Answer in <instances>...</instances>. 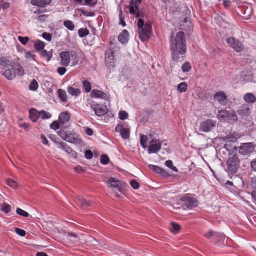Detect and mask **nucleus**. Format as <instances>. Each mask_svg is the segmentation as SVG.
I'll return each instance as SVG.
<instances>
[{"label": "nucleus", "instance_id": "obj_1", "mask_svg": "<svg viewBox=\"0 0 256 256\" xmlns=\"http://www.w3.org/2000/svg\"><path fill=\"white\" fill-rule=\"evenodd\" d=\"M170 49L172 60L176 62L184 60V55L187 50L185 34L180 32L175 36H172L170 40Z\"/></svg>", "mask_w": 256, "mask_h": 256}, {"label": "nucleus", "instance_id": "obj_2", "mask_svg": "<svg viewBox=\"0 0 256 256\" xmlns=\"http://www.w3.org/2000/svg\"><path fill=\"white\" fill-rule=\"evenodd\" d=\"M138 26L140 39L143 42L148 41L152 34V26L150 22L145 23L142 18H138Z\"/></svg>", "mask_w": 256, "mask_h": 256}, {"label": "nucleus", "instance_id": "obj_3", "mask_svg": "<svg viewBox=\"0 0 256 256\" xmlns=\"http://www.w3.org/2000/svg\"><path fill=\"white\" fill-rule=\"evenodd\" d=\"M14 62L11 61L6 58H0V66H2L0 72L6 78L12 80L15 78V74L12 72V69Z\"/></svg>", "mask_w": 256, "mask_h": 256}, {"label": "nucleus", "instance_id": "obj_4", "mask_svg": "<svg viewBox=\"0 0 256 256\" xmlns=\"http://www.w3.org/2000/svg\"><path fill=\"white\" fill-rule=\"evenodd\" d=\"M240 160L238 157L234 155L227 161L228 172L229 174H234L238 172L240 166Z\"/></svg>", "mask_w": 256, "mask_h": 256}, {"label": "nucleus", "instance_id": "obj_5", "mask_svg": "<svg viewBox=\"0 0 256 256\" xmlns=\"http://www.w3.org/2000/svg\"><path fill=\"white\" fill-rule=\"evenodd\" d=\"M142 0H131L128 8L130 14L135 16L136 18H144V14L142 12L139 10L138 6L141 4Z\"/></svg>", "mask_w": 256, "mask_h": 256}, {"label": "nucleus", "instance_id": "obj_6", "mask_svg": "<svg viewBox=\"0 0 256 256\" xmlns=\"http://www.w3.org/2000/svg\"><path fill=\"white\" fill-rule=\"evenodd\" d=\"M58 134L64 140L72 144L80 143V140L75 133L67 134L64 130H60Z\"/></svg>", "mask_w": 256, "mask_h": 256}, {"label": "nucleus", "instance_id": "obj_7", "mask_svg": "<svg viewBox=\"0 0 256 256\" xmlns=\"http://www.w3.org/2000/svg\"><path fill=\"white\" fill-rule=\"evenodd\" d=\"M216 121L208 119L201 123L200 129L204 132H208L212 130L216 127Z\"/></svg>", "mask_w": 256, "mask_h": 256}, {"label": "nucleus", "instance_id": "obj_8", "mask_svg": "<svg viewBox=\"0 0 256 256\" xmlns=\"http://www.w3.org/2000/svg\"><path fill=\"white\" fill-rule=\"evenodd\" d=\"M228 44L236 52H240L244 50V47L242 44L234 38H230L227 39Z\"/></svg>", "mask_w": 256, "mask_h": 256}, {"label": "nucleus", "instance_id": "obj_9", "mask_svg": "<svg viewBox=\"0 0 256 256\" xmlns=\"http://www.w3.org/2000/svg\"><path fill=\"white\" fill-rule=\"evenodd\" d=\"M240 138L239 135L237 133H234L229 136H225L220 138V139L226 144L224 146V148L229 150L228 143H234L237 142L238 138Z\"/></svg>", "mask_w": 256, "mask_h": 256}, {"label": "nucleus", "instance_id": "obj_10", "mask_svg": "<svg viewBox=\"0 0 256 256\" xmlns=\"http://www.w3.org/2000/svg\"><path fill=\"white\" fill-rule=\"evenodd\" d=\"M181 200L184 202V206L188 209L196 207L198 204L197 200L193 198L184 196L181 198Z\"/></svg>", "mask_w": 256, "mask_h": 256}, {"label": "nucleus", "instance_id": "obj_11", "mask_svg": "<svg viewBox=\"0 0 256 256\" xmlns=\"http://www.w3.org/2000/svg\"><path fill=\"white\" fill-rule=\"evenodd\" d=\"M109 188H112L116 190L121 192V189L124 183L118 180V178H111L107 182Z\"/></svg>", "mask_w": 256, "mask_h": 256}, {"label": "nucleus", "instance_id": "obj_12", "mask_svg": "<svg viewBox=\"0 0 256 256\" xmlns=\"http://www.w3.org/2000/svg\"><path fill=\"white\" fill-rule=\"evenodd\" d=\"M162 146V144L158 140L154 139L152 140L150 142V146L148 147V152L150 154L156 153L159 151Z\"/></svg>", "mask_w": 256, "mask_h": 256}, {"label": "nucleus", "instance_id": "obj_13", "mask_svg": "<svg viewBox=\"0 0 256 256\" xmlns=\"http://www.w3.org/2000/svg\"><path fill=\"white\" fill-rule=\"evenodd\" d=\"M254 148L250 143L242 144L240 148V153L242 155H247L253 152Z\"/></svg>", "mask_w": 256, "mask_h": 256}, {"label": "nucleus", "instance_id": "obj_14", "mask_svg": "<svg viewBox=\"0 0 256 256\" xmlns=\"http://www.w3.org/2000/svg\"><path fill=\"white\" fill-rule=\"evenodd\" d=\"M91 108L94 110L95 114L98 116H102L108 112V108L106 106H102L100 104H92Z\"/></svg>", "mask_w": 256, "mask_h": 256}, {"label": "nucleus", "instance_id": "obj_15", "mask_svg": "<svg viewBox=\"0 0 256 256\" xmlns=\"http://www.w3.org/2000/svg\"><path fill=\"white\" fill-rule=\"evenodd\" d=\"M116 131L120 133L122 138L124 139H128L130 136V130L128 128H126L123 125L118 124L116 126Z\"/></svg>", "mask_w": 256, "mask_h": 256}, {"label": "nucleus", "instance_id": "obj_16", "mask_svg": "<svg viewBox=\"0 0 256 256\" xmlns=\"http://www.w3.org/2000/svg\"><path fill=\"white\" fill-rule=\"evenodd\" d=\"M114 52L112 50L106 51L105 60L106 64L108 67H114Z\"/></svg>", "mask_w": 256, "mask_h": 256}, {"label": "nucleus", "instance_id": "obj_17", "mask_svg": "<svg viewBox=\"0 0 256 256\" xmlns=\"http://www.w3.org/2000/svg\"><path fill=\"white\" fill-rule=\"evenodd\" d=\"M250 108L249 106L246 104H243L238 111V114L242 117V118H246L250 114Z\"/></svg>", "mask_w": 256, "mask_h": 256}, {"label": "nucleus", "instance_id": "obj_18", "mask_svg": "<svg viewBox=\"0 0 256 256\" xmlns=\"http://www.w3.org/2000/svg\"><path fill=\"white\" fill-rule=\"evenodd\" d=\"M60 56L61 58L60 64L64 66H68L70 61V52H61Z\"/></svg>", "mask_w": 256, "mask_h": 256}, {"label": "nucleus", "instance_id": "obj_19", "mask_svg": "<svg viewBox=\"0 0 256 256\" xmlns=\"http://www.w3.org/2000/svg\"><path fill=\"white\" fill-rule=\"evenodd\" d=\"M58 144L60 148L62 149L68 154H70V156L74 158H77V153L74 150L70 147L66 143L61 142Z\"/></svg>", "mask_w": 256, "mask_h": 256}, {"label": "nucleus", "instance_id": "obj_20", "mask_svg": "<svg viewBox=\"0 0 256 256\" xmlns=\"http://www.w3.org/2000/svg\"><path fill=\"white\" fill-rule=\"evenodd\" d=\"M91 97L94 98H101L104 100H108V95L101 90H94L90 94Z\"/></svg>", "mask_w": 256, "mask_h": 256}, {"label": "nucleus", "instance_id": "obj_21", "mask_svg": "<svg viewBox=\"0 0 256 256\" xmlns=\"http://www.w3.org/2000/svg\"><path fill=\"white\" fill-rule=\"evenodd\" d=\"M12 73L19 76H23L24 74V68L18 63L15 62L14 64L12 65Z\"/></svg>", "mask_w": 256, "mask_h": 256}, {"label": "nucleus", "instance_id": "obj_22", "mask_svg": "<svg viewBox=\"0 0 256 256\" xmlns=\"http://www.w3.org/2000/svg\"><path fill=\"white\" fill-rule=\"evenodd\" d=\"M214 98L222 105H225L227 100L226 95L222 92H216L214 96Z\"/></svg>", "mask_w": 256, "mask_h": 256}, {"label": "nucleus", "instance_id": "obj_23", "mask_svg": "<svg viewBox=\"0 0 256 256\" xmlns=\"http://www.w3.org/2000/svg\"><path fill=\"white\" fill-rule=\"evenodd\" d=\"M150 169L154 172L160 174L164 177H168L169 176L168 173L164 170L154 165H149L148 166Z\"/></svg>", "mask_w": 256, "mask_h": 256}, {"label": "nucleus", "instance_id": "obj_24", "mask_svg": "<svg viewBox=\"0 0 256 256\" xmlns=\"http://www.w3.org/2000/svg\"><path fill=\"white\" fill-rule=\"evenodd\" d=\"M70 118V114L68 112H62L59 116L58 122L60 124H65L68 122Z\"/></svg>", "mask_w": 256, "mask_h": 256}, {"label": "nucleus", "instance_id": "obj_25", "mask_svg": "<svg viewBox=\"0 0 256 256\" xmlns=\"http://www.w3.org/2000/svg\"><path fill=\"white\" fill-rule=\"evenodd\" d=\"M51 0H32V5L38 7L44 8L46 5L50 4Z\"/></svg>", "mask_w": 256, "mask_h": 256}, {"label": "nucleus", "instance_id": "obj_26", "mask_svg": "<svg viewBox=\"0 0 256 256\" xmlns=\"http://www.w3.org/2000/svg\"><path fill=\"white\" fill-rule=\"evenodd\" d=\"M245 102L250 104H254L256 102V96L252 93H247L244 96Z\"/></svg>", "mask_w": 256, "mask_h": 256}, {"label": "nucleus", "instance_id": "obj_27", "mask_svg": "<svg viewBox=\"0 0 256 256\" xmlns=\"http://www.w3.org/2000/svg\"><path fill=\"white\" fill-rule=\"evenodd\" d=\"M229 113L230 112L226 110H219L217 117L220 121H227L228 114H230Z\"/></svg>", "mask_w": 256, "mask_h": 256}, {"label": "nucleus", "instance_id": "obj_28", "mask_svg": "<svg viewBox=\"0 0 256 256\" xmlns=\"http://www.w3.org/2000/svg\"><path fill=\"white\" fill-rule=\"evenodd\" d=\"M40 117V112L34 108L30 110V118L34 122H36Z\"/></svg>", "mask_w": 256, "mask_h": 256}, {"label": "nucleus", "instance_id": "obj_29", "mask_svg": "<svg viewBox=\"0 0 256 256\" xmlns=\"http://www.w3.org/2000/svg\"><path fill=\"white\" fill-rule=\"evenodd\" d=\"M118 40L122 44L126 43L128 40V32L124 30L120 33L118 37Z\"/></svg>", "mask_w": 256, "mask_h": 256}, {"label": "nucleus", "instance_id": "obj_30", "mask_svg": "<svg viewBox=\"0 0 256 256\" xmlns=\"http://www.w3.org/2000/svg\"><path fill=\"white\" fill-rule=\"evenodd\" d=\"M40 55L43 58L45 59L46 62H48L52 57V50L48 52L46 50H43L40 52Z\"/></svg>", "mask_w": 256, "mask_h": 256}, {"label": "nucleus", "instance_id": "obj_31", "mask_svg": "<svg viewBox=\"0 0 256 256\" xmlns=\"http://www.w3.org/2000/svg\"><path fill=\"white\" fill-rule=\"evenodd\" d=\"M68 93L72 96H78L81 93V90L79 88H74L72 86L68 88Z\"/></svg>", "mask_w": 256, "mask_h": 256}, {"label": "nucleus", "instance_id": "obj_32", "mask_svg": "<svg viewBox=\"0 0 256 256\" xmlns=\"http://www.w3.org/2000/svg\"><path fill=\"white\" fill-rule=\"evenodd\" d=\"M46 46L45 43L42 41L37 40L35 42L34 44V46L35 49L38 52H42L44 50V48Z\"/></svg>", "mask_w": 256, "mask_h": 256}, {"label": "nucleus", "instance_id": "obj_33", "mask_svg": "<svg viewBox=\"0 0 256 256\" xmlns=\"http://www.w3.org/2000/svg\"><path fill=\"white\" fill-rule=\"evenodd\" d=\"M58 97L62 102H65L68 100V96L65 90L60 89L58 91Z\"/></svg>", "mask_w": 256, "mask_h": 256}, {"label": "nucleus", "instance_id": "obj_34", "mask_svg": "<svg viewBox=\"0 0 256 256\" xmlns=\"http://www.w3.org/2000/svg\"><path fill=\"white\" fill-rule=\"evenodd\" d=\"M188 85L186 82H182L177 86V90L180 93L185 92L188 90Z\"/></svg>", "mask_w": 256, "mask_h": 256}, {"label": "nucleus", "instance_id": "obj_35", "mask_svg": "<svg viewBox=\"0 0 256 256\" xmlns=\"http://www.w3.org/2000/svg\"><path fill=\"white\" fill-rule=\"evenodd\" d=\"M76 200L79 204L82 206H89L90 204L84 198L78 196L76 198Z\"/></svg>", "mask_w": 256, "mask_h": 256}, {"label": "nucleus", "instance_id": "obj_36", "mask_svg": "<svg viewBox=\"0 0 256 256\" xmlns=\"http://www.w3.org/2000/svg\"><path fill=\"white\" fill-rule=\"evenodd\" d=\"M6 183L8 186L14 189L17 188L18 186V182L16 181L11 178L7 179L6 180Z\"/></svg>", "mask_w": 256, "mask_h": 256}, {"label": "nucleus", "instance_id": "obj_37", "mask_svg": "<svg viewBox=\"0 0 256 256\" xmlns=\"http://www.w3.org/2000/svg\"><path fill=\"white\" fill-rule=\"evenodd\" d=\"M227 121L228 122H236L238 120V117L234 111L230 112Z\"/></svg>", "mask_w": 256, "mask_h": 256}, {"label": "nucleus", "instance_id": "obj_38", "mask_svg": "<svg viewBox=\"0 0 256 256\" xmlns=\"http://www.w3.org/2000/svg\"><path fill=\"white\" fill-rule=\"evenodd\" d=\"M64 25L70 31H73L75 28L74 22L70 20H66L64 23Z\"/></svg>", "mask_w": 256, "mask_h": 256}, {"label": "nucleus", "instance_id": "obj_39", "mask_svg": "<svg viewBox=\"0 0 256 256\" xmlns=\"http://www.w3.org/2000/svg\"><path fill=\"white\" fill-rule=\"evenodd\" d=\"M66 238L68 240L72 241V243H76L78 242V237L74 233H68Z\"/></svg>", "mask_w": 256, "mask_h": 256}, {"label": "nucleus", "instance_id": "obj_40", "mask_svg": "<svg viewBox=\"0 0 256 256\" xmlns=\"http://www.w3.org/2000/svg\"><path fill=\"white\" fill-rule=\"evenodd\" d=\"M83 87L86 92H90L92 90V85L90 82L87 80H84L82 82Z\"/></svg>", "mask_w": 256, "mask_h": 256}, {"label": "nucleus", "instance_id": "obj_41", "mask_svg": "<svg viewBox=\"0 0 256 256\" xmlns=\"http://www.w3.org/2000/svg\"><path fill=\"white\" fill-rule=\"evenodd\" d=\"M1 210L6 214H8L11 210V206L8 204L4 203L1 206Z\"/></svg>", "mask_w": 256, "mask_h": 256}, {"label": "nucleus", "instance_id": "obj_42", "mask_svg": "<svg viewBox=\"0 0 256 256\" xmlns=\"http://www.w3.org/2000/svg\"><path fill=\"white\" fill-rule=\"evenodd\" d=\"M182 68L184 72H188L192 70V66L190 62H186L182 65Z\"/></svg>", "mask_w": 256, "mask_h": 256}, {"label": "nucleus", "instance_id": "obj_43", "mask_svg": "<svg viewBox=\"0 0 256 256\" xmlns=\"http://www.w3.org/2000/svg\"><path fill=\"white\" fill-rule=\"evenodd\" d=\"M90 34L89 30L87 28H80L78 30V34L80 38H84L88 35Z\"/></svg>", "mask_w": 256, "mask_h": 256}, {"label": "nucleus", "instance_id": "obj_44", "mask_svg": "<svg viewBox=\"0 0 256 256\" xmlns=\"http://www.w3.org/2000/svg\"><path fill=\"white\" fill-rule=\"evenodd\" d=\"M148 137L146 136L142 135L140 137V144L142 148L146 149L147 146Z\"/></svg>", "mask_w": 256, "mask_h": 256}, {"label": "nucleus", "instance_id": "obj_45", "mask_svg": "<svg viewBox=\"0 0 256 256\" xmlns=\"http://www.w3.org/2000/svg\"><path fill=\"white\" fill-rule=\"evenodd\" d=\"M226 238V236L223 234H220L218 232H216L214 240L216 242H221L222 240H224Z\"/></svg>", "mask_w": 256, "mask_h": 256}, {"label": "nucleus", "instance_id": "obj_46", "mask_svg": "<svg viewBox=\"0 0 256 256\" xmlns=\"http://www.w3.org/2000/svg\"><path fill=\"white\" fill-rule=\"evenodd\" d=\"M38 84L36 80H34L30 86V89L31 90L36 91L38 89Z\"/></svg>", "mask_w": 256, "mask_h": 256}, {"label": "nucleus", "instance_id": "obj_47", "mask_svg": "<svg viewBox=\"0 0 256 256\" xmlns=\"http://www.w3.org/2000/svg\"><path fill=\"white\" fill-rule=\"evenodd\" d=\"M180 226L176 224V223L172 224V228L170 229V230L172 232H178L180 230Z\"/></svg>", "mask_w": 256, "mask_h": 256}, {"label": "nucleus", "instance_id": "obj_48", "mask_svg": "<svg viewBox=\"0 0 256 256\" xmlns=\"http://www.w3.org/2000/svg\"><path fill=\"white\" fill-rule=\"evenodd\" d=\"M40 117L43 120L49 119L51 118L52 115L46 111L42 110L40 112Z\"/></svg>", "mask_w": 256, "mask_h": 256}, {"label": "nucleus", "instance_id": "obj_49", "mask_svg": "<svg viewBox=\"0 0 256 256\" xmlns=\"http://www.w3.org/2000/svg\"><path fill=\"white\" fill-rule=\"evenodd\" d=\"M16 213L22 216L28 218L30 214L28 212H26L22 210V209L20 208H18L16 210Z\"/></svg>", "mask_w": 256, "mask_h": 256}, {"label": "nucleus", "instance_id": "obj_50", "mask_svg": "<svg viewBox=\"0 0 256 256\" xmlns=\"http://www.w3.org/2000/svg\"><path fill=\"white\" fill-rule=\"evenodd\" d=\"M100 162L103 164H108L110 162L108 156L106 154H102L100 158Z\"/></svg>", "mask_w": 256, "mask_h": 256}, {"label": "nucleus", "instance_id": "obj_51", "mask_svg": "<svg viewBox=\"0 0 256 256\" xmlns=\"http://www.w3.org/2000/svg\"><path fill=\"white\" fill-rule=\"evenodd\" d=\"M165 164L166 166L171 168L174 171L176 172H178V168L173 166V162L172 160H168L166 161Z\"/></svg>", "mask_w": 256, "mask_h": 256}, {"label": "nucleus", "instance_id": "obj_52", "mask_svg": "<svg viewBox=\"0 0 256 256\" xmlns=\"http://www.w3.org/2000/svg\"><path fill=\"white\" fill-rule=\"evenodd\" d=\"M216 232L212 230H210L204 234V236L208 239H211L212 237H215Z\"/></svg>", "mask_w": 256, "mask_h": 256}, {"label": "nucleus", "instance_id": "obj_53", "mask_svg": "<svg viewBox=\"0 0 256 256\" xmlns=\"http://www.w3.org/2000/svg\"><path fill=\"white\" fill-rule=\"evenodd\" d=\"M18 40L24 45H26L29 41L30 38L28 37H22L20 36L18 37Z\"/></svg>", "mask_w": 256, "mask_h": 256}, {"label": "nucleus", "instance_id": "obj_54", "mask_svg": "<svg viewBox=\"0 0 256 256\" xmlns=\"http://www.w3.org/2000/svg\"><path fill=\"white\" fill-rule=\"evenodd\" d=\"M119 116H120V118L121 120H124L128 118V114L125 111H120L119 114Z\"/></svg>", "mask_w": 256, "mask_h": 256}, {"label": "nucleus", "instance_id": "obj_55", "mask_svg": "<svg viewBox=\"0 0 256 256\" xmlns=\"http://www.w3.org/2000/svg\"><path fill=\"white\" fill-rule=\"evenodd\" d=\"M60 124L59 122L54 121L50 124V128L54 130H57L60 128Z\"/></svg>", "mask_w": 256, "mask_h": 256}, {"label": "nucleus", "instance_id": "obj_56", "mask_svg": "<svg viewBox=\"0 0 256 256\" xmlns=\"http://www.w3.org/2000/svg\"><path fill=\"white\" fill-rule=\"evenodd\" d=\"M130 186L134 190H138L140 188V184L136 180H132L130 182Z\"/></svg>", "mask_w": 256, "mask_h": 256}, {"label": "nucleus", "instance_id": "obj_57", "mask_svg": "<svg viewBox=\"0 0 256 256\" xmlns=\"http://www.w3.org/2000/svg\"><path fill=\"white\" fill-rule=\"evenodd\" d=\"M15 232L21 236H25L26 235L25 230L18 228H15Z\"/></svg>", "mask_w": 256, "mask_h": 256}, {"label": "nucleus", "instance_id": "obj_58", "mask_svg": "<svg viewBox=\"0 0 256 256\" xmlns=\"http://www.w3.org/2000/svg\"><path fill=\"white\" fill-rule=\"evenodd\" d=\"M42 36L44 39L46 40L48 42H50L52 40V36L50 34L45 32L42 34Z\"/></svg>", "mask_w": 256, "mask_h": 256}, {"label": "nucleus", "instance_id": "obj_59", "mask_svg": "<svg viewBox=\"0 0 256 256\" xmlns=\"http://www.w3.org/2000/svg\"><path fill=\"white\" fill-rule=\"evenodd\" d=\"M85 157L88 160H90L93 157V154L90 150H86L85 152Z\"/></svg>", "mask_w": 256, "mask_h": 256}, {"label": "nucleus", "instance_id": "obj_60", "mask_svg": "<svg viewBox=\"0 0 256 256\" xmlns=\"http://www.w3.org/2000/svg\"><path fill=\"white\" fill-rule=\"evenodd\" d=\"M66 72V69L64 67H60L58 68V72L60 75L63 76Z\"/></svg>", "mask_w": 256, "mask_h": 256}, {"label": "nucleus", "instance_id": "obj_61", "mask_svg": "<svg viewBox=\"0 0 256 256\" xmlns=\"http://www.w3.org/2000/svg\"><path fill=\"white\" fill-rule=\"evenodd\" d=\"M250 166L252 170L256 172V158L251 162Z\"/></svg>", "mask_w": 256, "mask_h": 256}, {"label": "nucleus", "instance_id": "obj_62", "mask_svg": "<svg viewBox=\"0 0 256 256\" xmlns=\"http://www.w3.org/2000/svg\"><path fill=\"white\" fill-rule=\"evenodd\" d=\"M86 133L89 136H92L94 134L93 130L89 128H86Z\"/></svg>", "mask_w": 256, "mask_h": 256}, {"label": "nucleus", "instance_id": "obj_63", "mask_svg": "<svg viewBox=\"0 0 256 256\" xmlns=\"http://www.w3.org/2000/svg\"><path fill=\"white\" fill-rule=\"evenodd\" d=\"M19 126L20 127L24 128L26 130H28L30 126V124L27 123L20 124Z\"/></svg>", "mask_w": 256, "mask_h": 256}, {"label": "nucleus", "instance_id": "obj_64", "mask_svg": "<svg viewBox=\"0 0 256 256\" xmlns=\"http://www.w3.org/2000/svg\"><path fill=\"white\" fill-rule=\"evenodd\" d=\"M251 196L252 197L253 202L256 203V190H253L251 192Z\"/></svg>", "mask_w": 256, "mask_h": 256}]
</instances>
